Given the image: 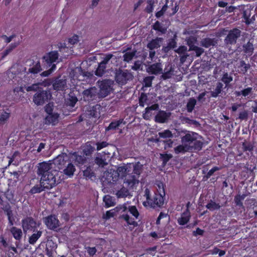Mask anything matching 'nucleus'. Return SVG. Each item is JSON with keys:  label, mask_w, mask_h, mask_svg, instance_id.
<instances>
[{"label": "nucleus", "mask_w": 257, "mask_h": 257, "mask_svg": "<svg viewBox=\"0 0 257 257\" xmlns=\"http://www.w3.org/2000/svg\"><path fill=\"white\" fill-rule=\"evenodd\" d=\"M95 161L99 166L103 167L107 164L104 160L99 157H96Z\"/></svg>", "instance_id": "nucleus-56"}, {"label": "nucleus", "mask_w": 257, "mask_h": 257, "mask_svg": "<svg viewBox=\"0 0 257 257\" xmlns=\"http://www.w3.org/2000/svg\"><path fill=\"white\" fill-rule=\"evenodd\" d=\"M26 90L27 91H36L38 89V84H33L31 86H26L25 87Z\"/></svg>", "instance_id": "nucleus-57"}, {"label": "nucleus", "mask_w": 257, "mask_h": 257, "mask_svg": "<svg viewBox=\"0 0 257 257\" xmlns=\"http://www.w3.org/2000/svg\"><path fill=\"white\" fill-rule=\"evenodd\" d=\"M158 135L160 138H170L172 137V134L169 130H165L162 132H160Z\"/></svg>", "instance_id": "nucleus-43"}, {"label": "nucleus", "mask_w": 257, "mask_h": 257, "mask_svg": "<svg viewBox=\"0 0 257 257\" xmlns=\"http://www.w3.org/2000/svg\"><path fill=\"white\" fill-rule=\"evenodd\" d=\"M243 148L244 151H251L253 149L252 145L250 143H243L242 144Z\"/></svg>", "instance_id": "nucleus-58"}, {"label": "nucleus", "mask_w": 257, "mask_h": 257, "mask_svg": "<svg viewBox=\"0 0 257 257\" xmlns=\"http://www.w3.org/2000/svg\"><path fill=\"white\" fill-rule=\"evenodd\" d=\"M68 160V156L65 154L62 153L58 155L53 161L52 165L54 164L58 167L59 169H61L62 167L65 164Z\"/></svg>", "instance_id": "nucleus-13"}, {"label": "nucleus", "mask_w": 257, "mask_h": 257, "mask_svg": "<svg viewBox=\"0 0 257 257\" xmlns=\"http://www.w3.org/2000/svg\"><path fill=\"white\" fill-rule=\"evenodd\" d=\"M153 28L155 30H158L162 33H164L166 29L163 27L161 24L159 22H156L153 26Z\"/></svg>", "instance_id": "nucleus-50"}, {"label": "nucleus", "mask_w": 257, "mask_h": 257, "mask_svg": "<svg viewBox=\"0 0 257 257\" xmlns=\"http://www.w3.org/2000/svg\"><path fill=\"white\" fill-rule=\"evenodd\" d=\"M196 41L197 39L195 37H190L186 39L187 44L189 46V48L191 46H195L194 44Z\"/></svg>", "instance_id": "nucleus-54"}, {"label": "nucleus", "mask_w": 257, "mask_h": 257, "mask_svg": "<svg viewBox=\"0 0 257 257\" xmlns=\"http://www.w3.org/2000/svg\"><path fill=\"white\" fill-rule=\"evenodd\" d=\"M46 111L48 113V115L45 118L46 123L55 124L58 122L59 114L57 112H51L52 109L49 105L46 106Z\"/></svg>", "instance_id": "nucleus-10"}, {"label": "nucleus", "mask_w": 257, "mask_h": 257, "mask_svg": "<svg viewBox=\"0 0 257 257\" xmlns=\"http://www.w3.org/2000/svg\"><path fill=\"white\" fill-rule=\"evenodd\" d=\"M214 45L215 43L214 40L210 38L204 39L201 41V45L206 48H208Z\"/></svg>", "instance_id": "nucleus-34"}, {"label": "nucleus", "mask_w": 257, "mask_h": 257, "mask_svg": "<svg viewBox=\"0 0 257 257\" xmlns=\"http://www.w3.org/2000/svg\"><path fill=\"white\" fill-rule=\"evenodd\" d=\"M98 83L100 88L98 95L100 97H105L112 91L114 84L112 80H104Z\"/></svg>", "instance_id": "nucleus-7"}, {"label": "nucleus", "mask_w": 257, "mask_h": 257, "mask_svg": "<svg viewBox=\"0 0 257 257\" xmlns=\"http://www.w3.org/2000/svg\"><path fill=\"white\" fill-rule=\"evenodd\" d=\"M19 42L12 43L7 49L1 54L2 59H4L7 55H8L19 44Z\"/></svg>", "instance_id": "nucleus-26"}, {"label": "nucleus", "mask_w": 257, "mask_h": 257, "mask_svg": "<svg viewBox=\"0 0 257 257\" xmlns=\"http://www.w3.org/2000/svg\"><path fill=\"white\" fill-rule=\"evenodd\" d=\"M245 196L244 195H238L235 197L234 201L237 205L242 206V201L245 198Z\"/></svg>", "instance_id": "nucleus-49"}, {"label": "nucleus", "mask_w": 257, "mask_h": 257, "mask_svg": "<svg viewBox=\"0 0 257 257\" xmlns=\"http://www.w3.org/2000/svg\"><path fill=\"white\" fill-rule=\"evenodd\" d=\"M35 222L34 220L30 218L25 219L23 221L22 225L24 232H26L29 230L32 229L35 227Z\"/></svg>", "instance_id": "nucleus-17"}, {"label": "nucleus", "mask_w": 257, "mask_h": 257, "mask_svg": "<svg viewBox=\"0 0 257 257\" xmlns=\"http://www.w3.org/2000/svg\"><path fill=\"white\" fill-rule=\"evenodd\" d=\"M87 253L91 256L94 255L96 252L95 247H86Z\"/></svg>", "instance_id": "nucleus-61"}, {"label": "nucleus", "mask_w": 257, "mask_h": 257, "mask_svg": "<svg viewBox=\"0 0 257 257\" xmlns=\"http://www.w3.org/2000/svg\"><path fill=\"white\" fill-rule=\"evenodd\" d=\"M239 67L240 68V71L245 73L250 67L249 64H245L244 61H240Z\"/></svg>", "instance_id": "nucleus-51"}, {"label": "nucleus", "mask_w": 257, "mask_h": 257, "mask_svg": "<svg viewBox=\"0 0 257 257\" xmlns=\"http://www.w3.org/2000/svg\"><path fill=\"white\" fill-rule=\"evenodd\" d=\"M163 42V39L161 38H157L155 39L152 40L150 43H148L147 47L150 50H152L154 49L159 48L162 45Z\"/></svg>", "instance_id": "nucleus-21"}, {"label": "nucleus", "mask_w": 257, "mask_h": 257, "mask_svg": "<svg viewBox=\"0 0 257 257\" xmlns=\"http://www.w3.org/2000/svg\"><path fill=\"white\" fill-rule=\"evenodd\" d=\"M158 104H154L153 105H152L150 107H148L146 108L145 109V113L143 114L144 115V117L145 118H148V117H149V111L151 110H156L157 109H158Z\"/></svg>", "instance_id": "nucleus-46"}, {"label": "nucleus", "mask_w": 257, "mask_h": 257, "mask_svg": "<svg viewBox=\"0 0 257 257\" xmlns=\"http://www.w3.org/2000/svg\"><path fill=\"white\" fill-rule=\"evenodd\" d=\"M147 71L149 73L154 74H158L162 73L163 69L161 64L159 63L153 64L149 67Z\"/></svg>", "instance_id": "nucleus-18"}, {"label": "nucleus", "mask_w": 257, "mask_h": 257, "mask_svg": "<svg viewBox=\"0 0 257 257\" xmlns=\"http://www.w3.org/2000/svg\"><path fill=\"white\" fill-rule=\"evenodd\" d=\"M252 93V88L247 87L241 90V95L244 97L249 98Z\"/></svg>", "instance_id": "nucleus-45"}, {"label": "nucleus", "mask_w": 257, "mask_h": 257, "mask_svg": "<svg viewBox=\"0 0 257 257\" xmlns=\"http://www.w3.org/2000/svg\"><path fill=\"white\" fill-rule=\"evenodd\" d=\"M187 50V47L185 46H180L179 48L175 50V51L178 54H184Z\"/></svg>", "instance_id": "nucleus-62"}, {"label": "nucleus", "mask_w": 257, "mask_h": 257, "mask_svg": "<svg viewBox=\"0 0 257 257\" xmlns=\"http://www.w3.org/2000/svg\"><path fill=\"white\" fill-rule=\"evenodd\" d=\"M37 174L40 177V182L46 189H51L59 183L63 179L61 172L53 169L52 164L43 162L38 164Z\"/></svg>", "instance_id": "nucleus-1"}, {"label": "nucleus", "mask_w": 257, "mask_h": 257, "mask_svg": "<svg viewBox=\"0 0 257 257\" xmlns=\"http://www.w3.org/2000/svg\"><path fill=\"white\" fill-rule=\"evenodd\" d=\"M240 35V31L237 29H234L232 31H230L227 35L225 41L226 43L233 44L235 43L237 39Z\"/></svg>", "instance_id": "nucleus-14"}, {"label": "nucleus", "mask_w": 257, "mask_h": 257, "mask_svg": "<svg viewBox=\"0 0 257 257\" xmlns=\"http://www.w3.org/2000/svg\"><path fill=\"white\" fill-rule=\"evenodd\" d=\"M170 116V113L164 111H159L155 116L156 121L160 123H164Z\"/></svg>", "instance_id": "nucleus-20"}, {"label": "nucleus", "mask_w": 257, "mask_h": 257, "mask_svg": "<svg viewBox=\"0 0 257 257\" xmlns=\"http://www.w3.org/2000/svg\"><path fill=\"white\" fill-rule=\"evenodd\" d=\"M105 66L103 65V63H99L98 68L95 72L96 75L101 76L105 72Z\"/></svg>", "instance_id": "nucleus-36"}, {"label": "nucleus", "mask_w": 257, "mask_h": 257, "mask_svg": "<svg viewBox=\"0 0 257 257\" xmlns=\"http://www.w3.org/2000/svg\"><path fill=\"white\" fill-rule=\"evenodd\" d=\"M115 210L123 214L121 218L124 219L128 225H133L136 226L138 223L136 220L139 218V212L135 206H130L124 203L117 206Z\"/></svg>", "instance_id": "nucleus-3"}, {"label": "nucleus", "mask_w": 257, "mask_h": 257, "mask_svg": "<svg viewBox=\"0 0 257 257\" xmlns=\"http://www.w3.org/2000/svg\"><path fill=\"white\" fill-rule=\"evenodd\" d=\"M103 178L108 183H114L119 179L117 173L112 169L104 172Z\"/></svg>", "instance_id": "nucleus-11"}, {"label": "nucleus", "mask_w": 257, "mask_h": 257, "mask_svg": "<svg viewBox=\"0 0 257 257\" xmlns=\"http://www.w3.org/2000/svg\"><path fill=\"white\" fill-rule=\"evenodd\" d=\"M84 77V75H83L80 74L79 75H77L74 74L73 75L72 79L71 80L72 84H69L70 87H71L72 86H75V85H76L77 83V80H81L80 77Z\"/></svg>", "instance_id": "nucleus-47"}, {"label": "nucleus", "mask_w": 257, "mask_h": 257, "mask_svg": "<svg viewBox=\"0 0 257 257\" xmlns=\"http://www.w3.org/2000/svg\"><path fill=\"white\" fill-rule=\"evenodd\" d=\"M222 81L226 85L232 81V77L227 73H225L222 78Z\"/></svg>", "instance_id": "nucleus-52"}, {"label": "nucleus", "mask_w": 257, "mask_h": 257, "mask_svg": "<svg viewBox=\"0 0 257 257\" xmlns=\"http://www.w3.org/2000/svg\"><path fill=\"white\" fill-rule=\"evenodd\" d=\"M157 194H160L162 195H165V189L164 187V185L162 183H160L158 184V188H157Z\"/></svg>", "instance_id": "nucleus-55"}, {"label": "nucleus", "mask_w": 257, "mask_h": 257, "mask_svg": "<svg viewBox=\"0 0 257 257\" xmlns=\"http://www.w3.org/2000/svg\"><path fill=\"white\" fill-rule=\"evenodd\" d=\"M121 123V121H117L115 122H112L110 123L109 126L106 128V131H108L110 130H114L116 127H117Z\"/></svg>", "instance_id": "nucleus-53"}, {"label": "nucleus", "mask_w": 257, "mask_h": 257, "mask_svg": "<svg viewBox=\"0 0 257 257\" xmlns=\"http://www.w3.org/2000/svg\"><path fill=\"white\" fill-rule=\"evenodd\" d=\"M141 166L137 165L134 167V172L131 174L126 175L123 183L129 188H133L139 183V177L140 174V169Z\"/></svg>", "instance_id": "nucleus-6"}, {"label": "nucleus", "mask_w": 257, "mask_h": 257, "mask_svg": "<svg viewBox=\"0 0 257 257\" xmlns=\"http://www.w3.org/2000/svg\"><path fill=\"white\" fill-rule=\"evenodd\" d=\"M145 192V196L146 198L147 201H144L143 202V205L147 207L148 205H150V201H151V199L150 198V192L148 189H146Z\"/></svg>", "instance_id": "nucleus-48"}, {"label": "nucleus", "mask_w": 257, "mask_h": 257, "mask_svg": "<svg viewBox=\"0 0 257 257\" xmlns=\"http://www.w3.org/2000/svg\"><path fill=\"white\" fill-rule=\"evenodd\" d=\"M164 196L165 195L155 194L153 200L151 199L150 205H148V206L155 207L156 206H160L162 205L164 201Z\"/></svg>", "instance_id": "nucleus-16"}, {"label": "nucleus", "mask_w": 257, "mask_h": 257, "mask_svg": "<svg viewBox=\"0 0 257 257\" xmlns=\"http://www.w3.org/2000/svg\"><path fill=\"white\" fill-rule=\"evenodd\" d=\"M189 51H194L197 57H199L204 52V50L202 48L196 46H191Z\"/></svg>", "instance_id": "nucleus-42"}, {"label": "nucleus", "mask_w": 257, "mask_h": 257, "mask_svg": "<svg viewBox=\"0 0 257 257\" xmlns=\"http://www.w3.org/2000/svg\"><path fill=\"white\" fill-rule=\"evenodd\" d=\"M115 59L116 57L113 55L109 54L104 56L103 60L100 63H103V66H105L106 64H108L109 61L111 59Z\"/></svg>", "instance_id": "nucleus-44"}, {"label": "nucleus", "mask_w": 257, "mask_h": 257, "mask_svg": "<svg viewBox=\"0 0 257 257\" xmlns=\"http://www.w3.org/2000/svg\"><path fill=\"white\" fill-rule=\"evenodd\" d=\"M135 54V51H129L125 53L123 55V60L125 62H128L132 60Z\"/></svg>", "instance_id": "nucleus-35"}, {"label": "nucleus", "mask_w": 257, "mask_h": 257, "mask_svg": "<svg viewBox=\"0 0 257 257\" xmlns=\"http://www.w3.org/2000/svg\"><path fill=\"white\" fill-rule=\"evenodd\" d=\"M78 41V36L77 35H74L69 39V43L71 45H74L76 43H77Z\"/></svg>", "instance_id": "nucleus-60"}, {"label": "nucleus", "mask_w": 257, "mask_h": 257, "mask_svg": "<svg viewBox=\"0 0 257 257\" xmlns=\"http://www.w3.org/2000/svg\"><path fill=\"white\" fill-rule=\"evenodd\" d=\"M103 201L107 207L113 206L115 205V203L112 198L109 195H106L103 197Z\"/></svg>", "instance_id": "nucleus-33"}, {"label": "nucleus", "mask_w": 257, "mask_h": 257, "mask_svg": "<svg viewBox=\"0 0 257 257\" xmlns=\"http://www.w3.org/2000/svg\"><path fill=\"white\" fill-rule=\"evenodd\" d=\"M72 159L75 160V162L79 164H82L84 163L85 159L81 156H78L76 153H74L72 156Z\"/></svg>", "instance_id": "nucleus-41"}, {"label": "nucleus", "mask_w": 257, "mask_h": 257, "mask_svg": "<svg viewBox=\"0 0 257 257\" xmlns=\"http://www.w3.org/2000/svg\"><path fill=\"white\" fill-rule=\"evenodd\" d=\"M118 175V178H125L126 175H129L128 174L129 170H128V168L127 166H123L119 167L117 168L116 170H115Z\"/></svg>", "instance_id": "nucleus-25"}, {"label": "nucleus", "mask_w": 257, "mask_h": 257, "mask_svg": "<svg viewBox=\"0 0 257 257\" xmlns=\"http://www.w3.org/2000/svg\"><path fill=\"white\" fill-rule=\"evenodd\" d=\"M248 117V112L246 110H243L239 114L238 118L241 120L246 119Z\"/></svg>", "instance_id": "nucleus-59"}, {"label": "nucleus", "mask_w": 257, "mask_h": 257, "mask_svg": "<svg viewBox=\"0 0 257 257\" xmlns=\"http://www.w3.org/2000/svg\"><path fill=\"white\" fill-rule=\"evenodd\" d=\"M18 86H16L13 89V93L15 96V98H17L20 95V92H24V88L25 87V84L23 83L22 80H18Z\"/></svg>", "instance_id": "nucleus-19"}, {"label": "nucleus", "mask_w": 257, "mask_h": 257, "mask_svg": "<svg viewBox=\"0 0 257 257\" xmlns=\"http://www.w3.org/2000/svg\"><path fill=\"white\" fill-rule=\"evenodd\" d=\"M196 103V101L195 99L190 98L189 100L187 105V111L190 112H191L193 110Z\"/></svg>", "instance_id": "nucleus-39"}, {"label": "nucleus", "mask_w": 257, "mask_h": 257, "mask_svg": "<svg viewBox=\"0 0 257 257\" xmlns=\"http://www.w3.org/2000/svg\"><path fill=\"white\" fill-rule=\"evenodd\" d=\"M152 77H147L144 79L145 86L146 87H150L152 84Z\"/></svg>", "instance_id": "nucleus-63"}, {"label": "nucleus", "mask_w": 257, "mask_h": 257, "mask_svg": "<svg viewBox=\"0 0 257 257\" xmlns=\"http://www.w3.org/2000/svg\"><path fill=\"white\" fill-rule=\"evenodd\" d=\"M190 217V212L187 210L181 215V217L178 218V222L180 225H184L189 221Z\"/></svg>", "instance_id": "nucleus-24"}, {"label": "nucleus", "mask_w": 257, "mask_h": 257, "mask_svg": "<svg viewBox=\"0 0 257 257\" xmlns=\"http://www.w3.org/2000/svg\"><path fill=\"white\" fill-rule=\"evenodd\" d=\"M11 116L10 112L4 110L0 111V125H4L7 122Z\"/></svg>", "instance_id": "nucleus-23"}, {"label": "nucleus", "mask_w": 257, "mask_h": 257, "mask_svg": "<svg viewBox=\"0 0 257 257\" xmlns=\"http://www.w3.org/2000/svg\"><path fill=\"white\" fill-rule=\"evenodd\" d=\"M132 77V74L126 70L119 69L115 73V80L118 83L121 85L125 84Z\"/></svg>", "instance_id": "nucleus-9"}, {"label": "nucleus", "mask_w": 257, "mask_h": 257, "mask_svg": "<svg viewBox=\"0 0 257 257\" xmlns=\"http://www.w3.org/2000/svg\"><path fill=\"white\" fill-rule=\"evenodd\" d=\"M244 51L248 55L252 54L253 51V46L252 43L248 42L247 44L243 46Z\"/></svg>", "instance_id": "nucleus-38"}, {"label": "nucleus", "mask_w": 257, "mask_h": 257, "mask_svg": "<svg viewBox=\"0 0 257 257\" xmlns=\"http://www.w3.org/2000/svg\"><path fill=\"white\" fill-rule=\"evenodd\" d=\"M206 207L210 210L213 211L218 209L220 208V205L215 202L211 201L206 205Z\"/></svg>", "instance_id": "nucleus-40"}, {"label": "nucleus", "mask_w": 257, "mask_h": 257, "mask_svg": "<svg viewBox=\"0 0 257 257\" xmlns=\"http://www.w3.org/2000/svg\"><path fill=\"white\" fill-rule=\"evenodd\" d=\"M108 144L105 142H102L101 143H97L96 144L97 145V150L98 151L100 150L103 148L106 147L107 146Z\"/></svg>", "instance_id": "nucleus-64"}, {"label": "nucleus", "mask_w": 257, "mask_h": 257, "mask_svg": "<svg viewBox=\"0 0 257 257\" xmlns=\"http://www.w3.org/2000/svg\"><path fill=\"white\" fill-rule=\"evenodd\" d=\"M203 140L200 135L194 132L186 134L181 138L182 144L175 148L176 154L184 153L192 149L200 150L203 145Z\"/></svg>", "instance_id": "nucleus-2"}, {"label": "nucleus", "mask_w": 257, "mask_h": 257, "mask_svg": "<svg viewBox=\"0 0 257 257\" xmlns=\"http://www.w3.org/2000/svg\"><path fill=\"white\" fill-rule=\"evenodd\" d=\"M58 57V53L55 51L47 53L43 56V63H44V68L47 69L50 67V68L47 71H44L41 74L42 76H48L56 69V65L54 63L57 62Z\"/></svg>", "instance_id": "nucleus-4"}, {"label": "nucleus", "mask_w": 257, "mask_h": 257, "mask_svg": "<svg viewBox=\"0 0 257 257\" xmlns=\"http://www.w3.org/2000/svg\"><path fill=\"white\" fill-rule=\"evenodd\" d=\"M96 93V89L95 87L90 88L84 90L83 92L84 98L85 100H89L92 98Z\"/></svg>", "instance_id": "nucleus-22"}, {"label": "nucleus", "mask_w": 257, "mask_h": 257, "mask_svg": "<svg viewBox=\"0 0 257 257\" xmlns=\"http://www.w3.org/2000/svg\"><path fill=\"white\" fill-rule=\"evenodd\" d=\"M117 198H124L130 195V193L127 189L122 187L116 193Z\"/></svg>", "instance_id": "nucleus-28"}, {"label": "nucleus", "mask_w": 257, "mask_h": 257, "mask_svg": "<svg viewBox=\"0 0 257 257\" xmlns=\"http://www.w3.org/2000/svg\"><path fill=\"white\" fill-rule=\"evenodd\" d=\"M53 87L54 89L57 91H63L68 88V85H67L66 80L63 79H56L53 84Z\"/></svg>", "instance_id": "nucleus-15"}, {"label": "nucleus", "mask_w": 257, "mask_h": 257, "mask_svg": "<svg viewBox=\"0 0 257 257\" xmlns=\"http://www.w3.org/2000/svg\"><path fill=\"white\" fill-rule=\"evenodd\" d=\"M44 221L47 227L51 229L56 228L59 226V220L54 215L44 218Z\"/></svg>", "instance_id": "nucleus-12"}, {"label": "nucleus", "mask_w": 257, "mask_h": 257, "mask_svg": "<svg viewBox=\"0 0 257 257\" xmlns=\"http://www.w3.org/2000/svg\"><path fill=\"white\" fill-rule=\"evenodd\" d=\"M42 70L40 62H37L31 68H29V72L32 74H36Z\"/></svg>", "instance_id": "nucleus-32"}, {"label": "nucleus", "mask_w": 257, "mask_h": 257, "mask_svg": "<svg viewBox=\"0 0 257 257\" xmlns=\"http://www.w3.org/2000/svg\"><path fill=\"white\" fill-rule=\"evenodd\" d=\"M51 97V94L47 91H39L33 96V101L37 105H41L47 102Z\"/></svg>", "instance_id": "nucleus-8"}, {"label": "nucleus", "mask_w": 257, "mask_h": 257, "mask_svg": "<svg viewBox=\"0 0 257 257\" xmlns=\"http://www.w3.org/2000/svg\"><path fill=\"white\" fill-rule=\"evenodd\" d=\"M45 189H46L42 183L40 182V184H37L34 186L30 190L32 194L39 193L43 191Z\"/></svg>", "instance_id": "nucleus-30"}, {"label": "nucleus", "mask_w": 257, "mask_h": 257, "mask_svg": "<svg viewBox=\"0 0 257 257\" xmlns=\"http://www.w3.org/2000/svg\"><path fill=\"white\" fill-rule=\"evenodd\" d=\"M42 232L38 231L36 233H34L29 238V242L30 244H34L38 238L41 236Z\"/></svg>", "instance_id": "nucleus-37"}, {"label": "nucleus", "mask_w": 257, "mask_h": 257, "mask_svg": "<svg viewBox=\"0 0 257 257\" xmlns=\"http://www.w3.org/2000/svg\"><path fill=\"white\" fill-rule=\"evenodd\" d=\"M75 171V167L72 164H69L66 169L64 170V173L68 176H73Z\"/></svg>", "instance_id": "nucleus-31"}, {"label": "nucleus", "mask_w": 257, "mask_h": 257, "mask_svg": "<svg viewBox=\"0 0 257 257\" xmlns=\"http://www.w3.org/2000/svg\"><path fill=\"white\" fill-rule=\"evenodd\" d=\"M11 232L16 239L20 240L22 238V231L21 229L13 227L11 229Z\"/></svg>", "instance_id": "nucleus-27"}, {"label": "nucleus", "mask_w": 257, "mask_h": 257, "mask_svg": "<svg viewBox=\"0 0 257 257\" xmlns=\"http://www.w3.org/2000/svg\"><path fill=\"white\" fill-rule=\"evenodd\" d=\"M26 73V68L16 65L11 67L5 75L7 77V80L9 81L15 79L18 81V80H21L23 76H25Z\"/></svg>", "instance_id": "nucleus-5"}, {"label": "nucleus", "mask_w": 257, "mask_h": 257, "mask_svg": "<svg viewBox=\"0 0 257 257\" xmlns=\"http://www.w3.org/2000/svg\"><path fill=\"white\" fill-rule=\"evenodd\" d=\"M223 84L221 82H218L216 84L215 89L211 92V96L213 97H216L222 91Z\"/></svg>", "instance_id": "nucleus-29"}]
</instances>
